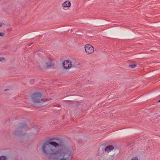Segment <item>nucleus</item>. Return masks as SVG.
Here are the masks:
<instances>
[{
	"label": "nucleus",
	"instance_id": "obj_4",
	"mask_svg": "<svg viewBox=\"0 0 160 160\" xmlns=\"http://www.w3.org/2000/svg\"><path fill=\"white\" fill-rule=\"evenodd\" d=\"M54 66V64L52 60L49 58L47 59L45 64L43 66V68L48 69L51 68L53 67Z\"/></svg>",
	"mask_w": 160,
	"mask_h": 160
},
{
	"label": "nucleus",
	"instance_id": "obj_11",
	"mask_svg": "<svg viewBox=\"0 0 160 160\" xmlns=\"http://www.w3.org/2000/svg\"><path fill=\"white\" fill-rule=\"evenodd\" d=\"M4 35V33L3 32H0V37L3 36Z\"/></svg>",
	"mask_w": 160,
	"mask_h": 160
},
{
	"label": "nucleus",
	"instance_id": "obj_14",
	"mask_svg": "<svg viewBox=\"0 0 160 160\" xmlns=\"http://www.w3.org/2000/svg\"><path fill=\"white\" fill-rule=\"evenodd\" d=\"M34 42H32V43H31L30 44V45H29V46H30V45H32V44H34Z\"/></svg>",
	"mask_w": 160,
	"mask_h": 160
},
{
	"label": "nucleus",
	"instance_id": "obj_10",
	"mask_svg": "<svg viewBox=\"0 0 160 160\" xmlns=\"http://www.w3.org/2000/svg\"><path fill=\"white\" fill-rule=\"evenodd\" d=\"M136 64H132V65H130L129 66V67L130 68H134L135 67H136Z\"/></svg>",
	"mask_w": 160,
	"mask_h": 160
},
{
	"label": "nucleus",
	"instance_id": "obj_8",
	"mask_svg": "<svg viewBox=\"0 0 160 160\" xmlns=\"http://www.w3.org/2000/svg\"><path fill=\"white\" fill-rule=\"evenodd\" d=\"M71 3L68 1H66L63 3L62 5L65 7H69L71 6Z\"/></svg>",
	"mask_w": 160,
	"mask_h": 160
},
{
	"label": "nucleus",
	"instance_id": "obj_3",
	"mask_svg": "<svg viewBox=\"0 0 160 160\" xmlns=\"http://www.w3.org/2000/svg\"><path fill=\"white\" fill-rule=\"evenodd\" d=\"M42 94L39 93H36L33 94L32 96V104H35L38 103H43L45 102L46 99L41 98Z\"/></svg>",
	"mask_w": 160,
	"mask_h": 160
},
{
	"label": "nucleus",
	"instance_id": "obj_5",
	"mask_svg": "<svg viewBox=\"0 0 160 160\" xmlns=\"http://www.w3.org/2000/svg\"><path fill=\"white\" fill-rule=\"evenodd\" d=\"M63 67L64 68L67 69L71 68L72 66V62L69 60H65L62 63Z\"/></svg>",
	"mask_w": 160,
	"mask_h": 160
},
{
	"label": "nucleus",
	"instance_id": "obj_6",
	"mask_svg": "<svg viewBox=\"0 0 160 160\" xmlns=\"http://www.w3.org/2000/svg\"><path fill=\"white\" fill-rule=\"evenodd\" d=\"M84 48L85 52L88 54H91L94 51L93 47L90 44L85 45Z\"/></svg>",
	"mask_w": 160,
	"mask_h": 160
},
{
	"label": "nucleus",
	"instance_id": "obj_9",
	"mask_svg": "<svg viewBox=\"0 0 160 160\" xmlns=\"http://www.w3.org/2000/svg\"><path fill=\"white\" fill-rule=\"evenodd\" d=\"M7 158L5 156H1L0 157V160H6Z\"/></svg>",
	"mask_w": 160,
	"mask_h": 160
},
{
	"label": "nucleus",
	"instance_id": "obj_15",
	"mask_svg": "<svg viewBox=\"0 0 160 160\" xmlns=\"http://www.w3.org/2000/svg\"><path fill=\"white\" fill-rule=\"evenodd\" d=\"M9 90L8 89H5V90H4V91H7V90Z\"/></svg>",
	"mask_w": 160,
	"mask_h": 160
},
{
	"label": "nucleus",
	"instance_id": "obj_2",
	"mask_svg": "<svg viewBox=\"0 0 160 160\" xmlns=\"http://www.w3.org/2000/svg\"><path fill=\"white\" fill-rule=\"evenodd\" d=\"M26 124L20 123L14 132L13 134L16 136H22L25 135V132L28 130Z\"/></svg>",
	"mask_w": 160,
	"mask_h": 160
},
{
	"label": "nucleus",
	"instance_id": "obj_7",
	"mask_svg": "<svg viewBox=\"0 0 160 160\" xmlns=\"http://www.w3.org/2000/svg\"><path fill=\"white\" fill-rule=\"evenodd\" d=\"M114 149V147L112 145H109L107 146L105 148V152H109L111 150H113Z\"/></svg>",
	"mask_w": 160,
	"mask_h": 160
},
{
	"label": "nucleus",
	"instance_id": "obj_1",
	"mask_svg": "<svg viewBox=\"0 0 160 160\" xmlns=\"http://www.w3.org/2000/svg\"><path fill=\"white\" fill-rule=\"evenodd\" d=\"M54 141H48L42 147L43 155L53 160H72L73 157L72 149L69 148L61 140L53 138Z\"/></svg>",
	"mask_w": 160,
	"mask_h": 160
},
{
	"label": "nucleus",
	"instance_id": "obj_17",
	"mask_svg": "<svg viewBox=\"0 0 160 160\" xmlns=\"http://www.w3.org/2000/svg\"><path fill=\"white\" fill-rule=\"evenodd\" d=\"M0 61H1V60H0Z\"/></svg>",
	"mask_w": 160,
	"mask_h": 160
},
{
	"label": "nucleus",
	"instance_id": "obj_13",
	"mask_svg": "<svg viewBox=\"0 0 160 160\" xmlns=\"http://www.w3.org/2000/svg\"><path fill=\"white\" fill-rule=\"evenodd\" d=\"M4 25V24L3 22L0 23V27H2V26H3Z\"/></svg>",
	"mask_w": 160,
	"mask_h": 160
},
{
	"label": "nucleus",
	"instance_id": "obj_16",
	"mask_svg": "<svg viewBox=\"0 0 160 160\" xmlns=\"http://www.w3.org/2000/svg\"><path fill=\"white\" fill-rule=\"evenodd\" d=\"M158 102H160V99L158 101Z\"/></svg>",
	"mask_w": 160,
	"mask_h": 160
},
{
	"label": "nucleus",
	"instance_id": "obj_12",
	"mask_svg": "<svg viewBox=\"0 0 160 160\" xmlns=\"http://www.w3.org/2000/svg\"><path fill=\"white\" fill-rule=\"evenodd\" d=\"M131 160H138V158H136V157H134Z\"/></svg>",
	"mask_w": 160,
	"mask_h": 160
}]
</instances>
